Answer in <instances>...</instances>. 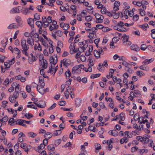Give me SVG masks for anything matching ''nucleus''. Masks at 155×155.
<instances>
[{"instance_id":"nucleus-1","label":"nucleus","mask_w":155,"mask_h":155,"mask_svg":"<svg viewBox=\"0 0 155 155\" xmlns=\"http://www.w3.org/2000/svg\"><path fill=\"white\" fill-rule=\"evenodd\" d=\"M45 84L43 83L42 84H40L37 85V89L38 91L42 95L44 94V86Z\"/></svg>"},{"instance_id":"nucleus-2","label":"nucleus","mask_w":155,"mask_h":155,"mask_svg":"<svg viewBox=\"0 0 155 155\" xmlns=\"http://www.w3.org/2000/svg\"><path fill=\"white\" fill-rule=\"evenodd\" d=\"M107 60H105L103 63H100L99 64L97 67V69L100 71H102V68H104L103 66H105L106 68L108 66V64H107Z\"/></svg>"},{"instance_id":"nucleus-3","label":"nucleus","mask_w":155,"mask_h":155,"mask_svg":"<svg viewBox=\"0 0 155 155\" xmlns=\"http://www.w3.org/2000/svg\"><path fill=\"white\" fill-rule=\"evenodd\" d=\"M42 27L43 28H46L48 26L49 24L48 23V21L47 18L46 17L43 16L42 18Z\"/></svg>"},{"instance_id":"nucleus-4","label":"nucleus","mask_w":155,"mask_h":155,"mask_svg":"<svg viewBox=\"0 0 155 155\" xmlns=\"http://www.w3.org/2000/svg\"><path fill=\"white\" fill-rule=\"evenodd\" d=\"M61 63H63L65 67H67L71 64V61L69 59H64L61 61Z\"/></svg>"},{"instance_id":"nucleus-5","label":"nucleus","mask_w":155,"mask_h":155,"mask_svg":"<svg viewBox=\"0 0 155 155\" xmlns=\"http://www.w3.org/2000/svg\"><path fill=\"white\" fill-rule=\"evenodd\" d=\"M69 48L70 49V53L71 54H72L76 52L79 51V48L78 50L75 49V46L73 44L71 43L70 46Z\"/></svg>"},{"instance_id":"nucleus-6","label":"nucleus","mask_w":155,"mask_h":155,"mask_svg":"<svg viewBox=\"0 0 155 155\" xmlns=\"http://www.w3.org/2000/svg\"><path fill=\"white\" fill-rule=\"evenodd\" d=\"M34 103L37 107L41 108H43L45 106V102L41 101H39L38 103H36L35 102H33Z\"/></svg>"},{"instance_id":"nucleus-7","label":"nucleus","mask_w":155,"mask_h":155,"mask_svg":"<svg viewBox=\"0 0 155 155\" xmlns=\"http://www.w3.org/2000/svg\"><path fill=\"white\" fill-rule=\"evenodd\" d=\"M21 44L23 50H28L29 48L28 45L26 44V41L25 40H22L21 41Z\"/></svg>"},{"instance_id":"nucleus-8","label":"nucleus","mask_w":155,"mask_h":155,"mask_svg":"<svg viewBox=\"0 0 155 155\" xmlns=\"http://www.w3.org/2000/svg\"><path fill=\"white\" fill-rule=\"evenodd\" d=\"M15 19L16 22L18 24V25L21 27L22 21L21 18L19 16H17L15 17Z\"/></svg>"},{"instance_id":"nucleus-9","label":"nucleus","mask_w":155,"mask_h":155,"mask_svg":"<svg viewBox=\"0 0 155 155\" xmlns=\"http://www.w3.org/2000/svg\"><path fill=\"white\" fill-rule=\"evenodd\" d=\"M14 58H13L11 61H9V63L5 62L4 65L5 66L6 68H9L10 65L13 64L15 63Z\"/></svg>"},{"instance_id":"nucleus-10","label":"nucleus","mask_w":155,"mask_h":155,"mask_svg":"<svg viewBox=\"0 0 155 155\" xmlns=\"http://www.w3.org/2000/svg\"><path fill=\"white\" fill-rule=\"evenodd\" d=\"M108 134L109 135H112L114 137H116L118 135V132L116 130H109L108 132Z\"/></svg>"},{"instance_id":"nucleus-11","label":"nucleus","mask_w":155,"mask_h":155,"mask_svg":"<svg viewBox=\"0 0 155 155\" xmlns=\"http://www.w3.org/2000/svg\"><path fill=\"white\" fill-rule=\"evenodd\" d=\"M19 7H16L13 8L11 10V12L12 13H19L21 11V9H20Z\"/></svg>"},{"instance_id":"nucleus-12","label":"nucleus","mask_w":155,"mask_h":155,"mask_svg":"<svg viewBox=\"0 0 155 155\" xmlns=\"http://www.w3.org/2000/svg\"><path fill=\"white\" fill-rule=\"evenodd\" d=\"M34 19L31 18H29L28 19V24L31 28H34Z\"/></svg>"},{"instance_id":"nucleus-13","label":"nucleus","mask_w":155,"mask_h":155,"mask_svg":"<svg viewBox=\"0 0 155 155\" xmlns=\"http://www.w3.org/2000/svg\"><path fill=\"white\" fill-rule=\"evenodd\" d=\"M83 66V67L84 66L83 65L80 64L79 65H76L74 66L72 69L71 72L72 74H74L75 73L76 71L77 70H78L79 68H81V66Z\"/></svg>"},{"instance_id":"nucleus-14","label":"nucleus","mask_w":155,"mask_h":155,"mask_svg":"<svg viewBox=\"0 0 155 155\" xmlns=\"http://www.w3.org/2000/svg\"><path fill=\"white\" fill-rule=\"evenodd\" d=\"M130 48L131 50L136 51H139L140 50L139 47L137 45H132L130 47Z\"/></svg>"},{"instance_id":"nucleus-15","label":"nucleus","mask_w":155,"mask_h":155,"mask_svg":"<svg viewBox=\"0 0 155 155\" xmlns=\"http://www.w3.org/2000/svg\"><path fill=\"white\" fill-rule=\"evenodd\" d=\"M50 62L52 63L54 65H55L57 62L58 58L57 56L54 55V57L50 59Z\"/></svg>"},{"instance_id":"nucleus-16","label":"nucleus","mask_w":155,"mask_h":155,"mask_svg":"<svg viewBox=\"0 0 155 155\" xmlns=\"http://www.w3.org/2000/svg\"><path fill=\"white\" fill-rule=\"evenodd\" d=\"M154 60L153 58H152L150 59H145L143 61V62L142 63L145 65H147L150 63L152 62Z\"/></svg>"},{"instance_id":"nucleus-17","label":"nucleus","mask_w":155,"mask_h":155,"mask_svg":"<svg viewBox=\"0 0 155 155\" xmlns=\"http://www.w3.org/2000/svg\"><path fill=\"white\" fill-rule=\"evenodd\" d=\"M52 136V134L51 133L49 132H47L44 135V137L45 139H47L48 140V139L51 138Z\"/></svg>"},{"instance_id":"nucleus-18","label":"nucleus","mask_w":155,"mask_h":155,"mask_svg":"<svg viewBox=\"0 0 155 155\" xmlns=\"http://www.w3.org/2000/svg\"><path fill=\"white\" fill-rule=\"evenodd\" d=\"M112 16L114 18L117 19L119 17L120 14L122 15V13L121 12H119L118 13H116V12H112Z\"/></svg>"},{"instance_id":"nucleus-19","label":"nucleus","mask_w":155,"mask_h":155,"mask_svg":"<svg viewBox=\"0 0 155 155\" xmlns=\"http://www.w3.org/2000/svg\"><path fill=\"white\" fill-rule=\"evenodd\" d=\"M48 63L46 60H43V64H42L41 68L43 69H45L47 68Z\"/></svg>"},{"instance_id":"nucleus-20","label":"nucleus","mask_w":155,"mask_h":155,"mask_svg":"<svg viewBox=\"0 0 155 155\" xmlns=\"http://www.w3.org/2000/svg\"><path fill=\"white\" fill-rule=\"evenodd\" d=\"M27 42L30 45L33 46L34 45V40L32 38H28L27 40Z\"/></svg>"},{"instance_id":"nucleus-21","label":"nucleus","mask_w":155,"mask_h":155,"mask_svg":"<svg viewBox=\"0 0 155 155\" xmlns=\"http://www.w3.org/2000/svg\"><path fill=\"white\" fill-rule=\"evenodd\" d=\"M8 38L6 37H5L4 39L2 40L1 42V44L2 45V46L3 47H5L7 45V43L8 42Z\"/></svg>"},{"instance_id":"nucleus-22","label":"nucleus","mask_w":155,"mask_h":155,"mask_svg":"<svg viewBox=\"0 0 155 155\" xmlns=\"http://www.w3.org/2000/svg\"><path fill=\"white\" fill-rule=\"evenodd\" d=\"M84 42V43L82 47H80V48L81 49V51H84L87 48L88 46V45L86 41H85Z\"/></svg>"},{"instance_id":"nucleus-23","label":"nucleus","mask_w":155,"mask_h":155,"mask_svg":"<svg viewBox=\"0 0 155 155\" xmlns=\"http://www.w3.org/2000/svg\"><path fill=\"white\" fill-rule=\"evenodd\" d=\"M150 136L147 134H145L143 137V138H144V143H145L147 142H148V140H149L148 139L150 137ZM149 142V141H148Z\"/></svg>"},{"instance_id":"nucleus-24","label":"nucleus","mask_w":155,"mask_h":155,"mask_svg":"<svg viewBox=\"0 0 155 155\" xmlns=\"http://www.w3.org/2000/svg\"><path fill=\"white\" fill-rule=\"evenodd\" d=\"M123 38V43L124 44L128 40L129 37L126 35H124L122 37Z\"/></svg>"},{"instance_id":"nucleus-25","label":"nucleus","mask_w":155,"mask_h":155,"mask_svg":"<svg viewBox=\"0 0 155 155\" xmlns=\"http://www.w3.org/2000/svg\"><path fill=\"white\" fill-rule=\"evenodd\" d=\"M75 101L77 106H79L80 105L81 101L80 98H75Z\"/></svg>"},{"instance_id":"nucleus-26","label":"nucleus","mask_w":155,"mask_h":155,"mask_svg":"<svg viewBox=\"0 0 155 155\" xmlns=\"http://www.w3.org/2000/svg\"><path fill=\"white\" fill-rule=\"evenodd\" d=\"M87 10L89 11V12L90 14H93V8L91 6H87Z\"/></svg>"},{"instance_id":"nucleus-27","label":"nucleus","mask_w":155,"mask_h":155,"mask_svg":"<svg viewBox=\"0 0 155 155\" xmlns=\"http://www.w3.org/2000/svg\"><path fill=\"white\" fill-rule=\"evenodd\" d=\"M89 38L91 39H93L94 38H96L97 37V35L96 34L90 33L88 35Z\"/></svg>"},{"instance_id":"nucleus-28","label":"nucleus","mask_w":155,"mask_h":155,"mask_svg":"<svg viewBox=\"0 0 155 155\" xmlns=\"http://www.w3.org/2000/svg\"><path fill=\"white\" fill-rule=\"evenodd\" d=\"M42 22L41 21H37L36 22V24L37 26L40 29H41V28L42 27Z\"/></svg>"},{"instance_id":"nucleus-29","label":"nucleus","mask_w":155,"mask_h":155,"mask_svg":"<svg viewBox=\"0 0 155 155\" xmlns=\"http://www.w3.org/2000/svg\"><path fill=\"white\" fill-rule=\"evenodd\" d=\"M94 54L95 56L97 58L100 57V54L99 52V51L97 50H94Z\"/></svg>"},{"instance_id":"nucleus-30","label":"nucleus","mask_w":155,"mask_h":155,"mask_svg":"<svg viewBox=\"0 0 155 155\" xmlns=\"http://www.w3.org/2000/svg\"><path fill=\"white\" fill-rule=\"evenodd\" d=\"M23 123H24V120L21 119H19L16 121V122L15 124H18L19 125H21Z\"/></svg>"},{"instance_id":"nucleus-31","label":"nucleus","mask_w":155,"mask_h":155,"mask_svg":"<svg viewBox=\"0 0 155 155\" xmlns=\"http://www.w3.org/2000/svg\"><path fill=\"white\" fill-rule=\"evenodd\" d=\"M9 29H12V28H17V25L14 23L11 24L8 27Z\"/></svg>"},{"instance_id":"nucleus-32","label":"nucleus","mask_w":155,"mask_h":155,"mask_svg":"<svg viewBox=\"0 0 155 155\" xmlns=\"http://www.w3.org/2000/svg\"><path fill=\"white\" fill-rule=\"evenodd\" d=\"M15 122H16V121L15 120L14 118H11L9 119L8 122L9 125L12 126V124Z\"/></svg>"},{"instance_id":"nucleus-33","label":"nucleus","mask_w":155,"mask_h":155,"mask_svg":"<svg viewBox=\"0 0 155 155\" xmlns=\"http://www.w3.org/2000/svg\"><path fill=\"white\" fill-rule=\"evenodd\" d=\"M40 15L37 13H36L34 15V18L33 19L35 21L38 20L40 19Z\"/></svg>"},{"instance_id":"nucleus-34","label":"nucleus","mask_w":155,"mask_h":155,"mask_svg":"<svg viewBox=\"0 0 155 155\" xmlns=\"http://www.w3.org/2000/svg\"><path fill=\"white\" fill-rule=\"evenodd\" d=\"M136 74L137 76L140 77H141L144 74V73H143V72L141 71H137Z\"/></svg>"},{"instance_id":"nucleus-35","label":"nucleus","mask_w":155,"mask_h":155,"mask_svg":"<svg viewBox=\"0 0 155 155\" xmlns=\"http://www.w3.org/2000/svg\"><path fill=\"white\" fill-rule=\"evenodd\" d=\"M101 74H92L91 76V78L94 79V78L98 77H100L101 75Z\"/></svg>"},{"instance_id":"nucleus-36","label":"nucleus","mask_w":155,"mask_h":155,"mask_svg":"<svg viewBox=\"0 0 155 155\" xmlns=\"http://www.w3.org/2000/svg\"><path fill=\"white\" fill-rule=\"evenodd\" d=\"M9 100L12 103H14L16 101V98H15L12 95L10 96L9 97Z\"/></svg>"},{"instance_id":"nucleus-37","label":"nucleus","mask_w":155,"mask_h":155,"mask_svg":"<svg viewBox=\"0 0 155 155\" xmlns=\"http://www.w3.org/2000/svg\"><path fill=\"white\" fill-rule=\"evenodd\" d=\"M48 150H51L54 151L55 149V148L53 144H51L48 146Z\"/></svg>"},{"instance_id":"nucleus-38","label":"nucleus","mask_w":155,"mask_h":155,"mask_svg":"<svg viewBox=\"0 0 155 155\" xmlns=\"http://www.w3.org/2000/svg\"><path fill=\"white\" fill-rule=\"evenodd\" d=\"M53 52V45H52V44H51V45L49 47V54H51Z\"/></svg>"},{"instance_id":"nucleus-39","label":"nucleus","mask_w":155,"mask_h":155,"mask_svg":"<svg viewBox=\"0 0 155 155\" xmlns=\"http://www.w3.org/2000/svg\"><path fill=\"white\" fill-rule=\"evenodd\" d=\"M55 33L59 37H61L63 35L62 32L60 30L57 31L55 32Z\"/></svg>"},{"instance_id":"nucleus-40","label":"nucleus","mask_w":155,"mask_h":155,"mask_svg":"<svg viewBox=\"0 0 155 155\" xmlns=\"http://www.w3.org/2000/svg\"><path fill=\"white\" fill-rule=\"evenodd\" d=\"M119 115V118L120 120L124 121L125 119L124 114V113H121Z\"/></svg>"},{"instance_id":"nucleus-41","label":"nucleus","mask_w":155,"mask_h":155,"mask_svg":"<svg viewBox=\"0 0 155 155\" xmlns=\"http://www.w3.org/2000/svg\"><path fill=\"white\" fill-rule=\"evenodd\" d=\"M140 69L146 71H148L149 70V69L148 67H145L143 65H141L140 67Z\"/></svg>"},{"instance_id":"nucleus-42","label":"nucleus","mask_w":155,"mask_h":155,"mask_svg":"<svg viewBox=\"0 0 155 155\" xmlns=\"http://www.w3.org/2000/svg\"><path fill=\"white\" fill-rule=\"evenodd\" d=\"M61 139H58L55 140L54 144L56 146H58L61 143Z\"/></svg>"},{"instance_id":"nucleus-43","label":"nucleus","mask_w":155,"mask_h":155,"mask_svg":"<svg viewBox=\"0 0 155 155\" xmlns=\"http://www.w3.org/2000/svg\"><path fill=\"white\" fill-rule=\"evenodd\" d=\"M151 37L153 38H155V29H153L151 30Z\"/></svg>"},{"instance_id":"nucleus-44","label":"nucleus","mask_w":155,"mask_h":155,"mask_svg":"<svg viewBox=\"0 0 155 155\" xmlns=\"http://www.w3.org/2000/svg\"><path fill=\"white\" fill-rule=\"evenodd\" d=\"M128 140L127 138H122L120 140V143L121 144H123L124 143H127Z\"/></svg>"},{"instance_id":"nucleus-45","label":"nucleus","mask_w":155,"mask_h":155,"mask_svg":"<svg viewBox=\"0 0 155 155\" xmlns=\"http://www.w3.org/2000/svg\"><path fill=\"white\" fill-rule=\"evenodd\" d=\"M139 27L140 28H143L144 30H145L144 29L145 28H147V27H148V25L147 24V23L144 24H143L142 25H139Z\"/></svg>"},{"instance_id":"nucleus-46","label":"nucleus","mask_w":155,"mask_h":155,"mask_svg":"<svg viewBox=\"0 0 155 155\" xmlns=\"http://www.w3.org/2000/svg\"><path fill=\"white\" fill-rule=\"evenodd\" d=\"M120 38L118 37H115L113 38L112 40V41L113 43H117L119 40Z\"/></svg>"},{"instance_id":"nucleus-47","label":"nucleus","mask_w":155,"mask_h":155,"mask_svg":"<svg viewBox=\"0 0 155 155\" xmlns=\"http://www.w3.org/2000/svg\"><path fill=\"white\" fill-rule=\"evenodd\" d=\"M11 112H12V114H13V117H15L17 115V110H13L12 109H10Z\"/></svg>"},{"instance_id":"nucleus-48","label":"nucleus","mask_w":155,"mask_h":155,"mask_svg":"<svg viewBox=\"0 0 155 155\" xmlns=\"http://www.w3.org/2000/svg\"><path fill=\"white\" fill-rule=\"evenodd\" d=\"M28 135L29 136L33 138L35 137L37 135L35 134L32 132L28 133Z\"/></svg>"},{"instance_id":"nucleus-49","label":"nucleus","mask_w":155,"mask_h":155,"mask_svg":"<svg viewBox=\"0 0 155 155\" xmlns=\"http://www.w3.org/2000/svg\"><path fill=\"white\" fill-rule=\"evenodd\" d=\"M71 74V72L69 70H68L65 73V75L66 76V78H69Z\"/></svg>"},{"instance_id":"nucleus-50","label":"nucleus","mask_w":155,"mask_h":155,"mask_svg":"<svg viewBox=\"0 0 155 155\" xmlns=\"http://www.w3.org/2000/svg\"><path fill=\"white\" fill-rule=\"evenodd\" d=\"M104 18V17L101 15L99 17V18L97 20L96 22L97 23H101L103 21V20Z\"/></svg>"},{"instance_id":"nucleus-51","label":"nucleus","mask_w":155,"mask_h":155,"mask_svg":"<svg viewBox=\"0 0 155 155\" xmlns=\"http://www.w3.org/2000/svg\"><path fill=\"white\" fill-rule=\"evenodd\" d=\"M8 117L7 116H5L2 119H1V121L2 122H5L7 121Z\"/></svg>"},{"instance_id":"nucleus-52","label":"nucleus","mask_w":155,"mask_h":155,"mask_svg":"<svg viewBox=\"0 0 155 155\" xmlns=\"http://www.w3.org/2000/svg\"><path fill=\"white\" fill-rule=\"evenodd\" d=\"M87 12L86 11H84L83 12H81L80 14V16L81 17H84L87 16Z\"/></svg>"},{"instance_id":"nucleus-53","label":"nucleus","mask_w":155,"mask_h":155,"mask_svg":"<svg viewBox=\"0 0 155 155\" xmlns=\"http://www.w3.org/2000/svg\"><path fill=\"white\" fill-rule=\"evenodd\" d=\"M24 115L28 119H29L31 117H32L33 116V115L32 114L29 113L25 114Z\"/></svg>"},{"instance_id":"nucleus-54","label":"nucleus","mask_w":155,"mask_h":155,"mask_svg":"<svg viewBox=\"0 0 155 155\" xmlns=\"http://www.w3.org/2000/svg\"><path fill=\"white\" fill-rule=\"evenodd\" d=\"M95 147L96 150H99L101 149V146L99 144H96L95 145Z\"/></svg>"},{"instance_id":"nucleus-55","label":"nucleus","mask_w":155,"mask_h":155,"mask_svg":"<svg viewBox=\"0 0 155 155\" xmlns=\"http://www.w3.org/2000/svg\"><path fill=\"white\" fill-rule=\"evenodd\" d=\"M139 10L140 11V13L142 16H144L145 15V12L144 10H143L142 9H139Z\"/></svg>"},{"instance_id":"nucleus-56","label":"nucleus","mask_w":155,"mask_h":155,"mask_svg":"<svg viewBox=\"0 0 155 155\" xmlns=\"http://www.w3.org/2000/svg\"><path fill=\"white\" fill-rule=\"evenodd\" d=\"M30 12V11L28 8H26L23 11V13L26 15Z\"/></svg>"},{"instance_id":"nucleus-57","label":"nucleus","mask_w":155,"mask_h":155,"mask_svg":"<svg viewBox=\"0 0 155 155\" xmlns=\"http://www.w3.org/2000/svg\"><path fill=\"white\" fill-rule=\"evenodd\" d=\"M114 140V138H111L110 140H107V142L105 141V143H107V144H111V143H114L113 140Z\"/></svg>"},{"instance_id":"nucleus-58","label":"nucleus","mask_w":155,"mask_h":155,"mask_svg":"<svg viewBox=\"0 0 155 155\" xmlns=\"http://www.w3.org/2000/svg\"><path fill=\"white\" fill-rule=\"evenodd\" d=\"M92 19V17L91 16H86L85 19L87 21L89 22L91 21Z\"/></svg>"},{"instance_id":"nucleus-59","label":"nucleus","mask_w":155,"mask_h":155,"mask_svg":"<svg viewBox=\"0 0 155 155\" xmlns=\"http://www.w3.org/2000/svg\"><path fill=\"white\" fill-rule=\"evenodd\" d=\"M133 19L134 21H136L139 19V15L137 14L134 15L133 17Z\"/></svg>"},{"instance_id":"nucleus-60","label":"nucleus","mask_w":155,"mask_h":155,"mask_svg":"<svg viewBox=\"0 0 155 155\" xmlns=\"http://www.w3.org/2000/svg\"><path fill=\"white\" fill-rule=\"evenodd\" d=\"M118 31H126V29L123 27H118Z\"/></svg>"},{"instance_id":"nucleus-61","label":"nucleus","mask_w":155,"mask_h":155,"mask_svg":"<svg viewBox=\"0 0 155 155\" xmlns=\"http://www.w3.org/2000/svg\"><path fill=\"white\" fill-rule=\"evenodd\" d=\"M107 9L105 7H103L101 9V12L102 14H105L106 13Z\"/></svg>"},{"instance_id":"nucleus-62","label":"nucleus","mask_w":155,"mask_h":155,"mask_svg":"<svg viewBox=\"0 0 155 155\" xmlns=\"http://www.w3.org/2000/svg\"><path fill=\"white\" fill-rule=\"evenodd\" d=\"M26 88L27 92L28 93L31 92V86L28 85H26Z\"/></svg>"},{"instance_id":"nucleus-63","label":"nucleus","mask_w":155,"mask_h":155,"mask_svg":"<svg viewBox=\"0 0 155 155\" xmlns=\"http://www.w3.org/2000/svg\"><path fill=\"white\" fill-rule=\"evenodd\" d=\"M138 150V147H137L136 146L131 148V151L132 152H134L137 150Z\"/></svg>"},{"instance_id":"nucleus-64","label":"nucleus","mask_w":155,"mask_h":155,"mask_svg":"<svg viewBox=\"0 0 155 155\" xmlns=\"http://www.w3.org/2000/svg\"><path fill=\"white\" fill-rule=\"evenodd\" d=\"M57 47L62 48L63 46V44L61 41H58L57 43Z\"/></svg>"}]
</instances>
